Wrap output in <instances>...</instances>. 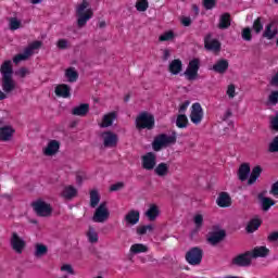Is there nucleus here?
Returning <instances> with one entry per match:
<instances>
[{
  "mask_svg": "<svg viewBox=\"0 0 278 278\" xmlns=\"http://www.w3.org/2000/svg\"><path fill=\"white\" fill-rule=\"evenodd\" d=\"M262 166L256 165L255 167H253L250 177L248 179V185L249 186H253V184H255V181H257V179H260V176L262 175Z\"/></svg>",
  "mask_w": 278,
  "mask_h": 278,
  "instance_id": "28",
  "label": "nucleus"
},
{
  "mask_svg": "<svg viewBox=\"0 0 278 278\" xmlns=\"http://www.w3.org/2000/svg\"><path fill=\"white\" fill-rule=\"evenodd\" d=\"M15 75H18V77L23 78V77L29 75V70H27V67H22L15 72Z\"/></svg>",
  "mask_w": 278,
  "mask_h": 278,
  "instance_id": "55",
  "label": "nucleus"
},
{
  "mask_svg": "<svg viewBox=\"0 0 278 278\" xmlns=\"http://www.w3.org/2000/svg\"><path fill=\"white\" fill-rule=\"evenodd\" d=\"M11 249L15 253H23L25 251V240L18 236V233L13 232L10 239Z\"/></svg>",
  "mask_w": 278,
  "mask_h": 278,
  "instance_id": "10",
  "label": "nucleus"
},
{
  "mask_svg": "<svg viewBox=\"0 0 278 278\" xmlns=\"http://www.w3.org/2000/svg\"><path fill=\"white\" fill-rule=\"evenodd\" d=\"M251 253V257H266L268 255V250L266 247H257Z\"/></svg>",
  "mask_w": 278,
  "mask_h": 278,
  "instance_id": "33",
  "label": "nucleus"
},
{
  "mask_svg": "<svg viewBox=\"0 0 278 278\" xmlns=\"http://www.w3.org/2000/svg\"><path fill=\"white\" fill-rule=\"evenodd\" d=\"M86 238L90 244H97L99 242V232L96 228L89 227L86 231Z\"/></svg>",
  "mask_w": 278,
  "mask_h": 278,
  "instance_id": "27",
  "label": "nucleus"
},
{
  "mask_svg": "<svg viewBox=\"0 0 278 278\" xmlns=\"http://www.w3.org/2000/svg\"><path fill=\"white\" fill-rule=\"evenodd\" d=\"M173 38H175V34L173 33V30H169L163 35L160 36L159 40L161 42H166L168 40H173Z\"/></svg>",
  "mask_w": 278,
  "mask_h": 278,
  "instance_id": "48",
  "label": "nucleus"
},
{
  "mask_svg": "<svg viewBox=\"0 0 278 278\" xmlns=\"http://www.w3.org/2000/svg\"><path fill=\"white\" fill-rule=\"evenodd\" d=\"M153 229H155V226L153 225H146V226H139L137 228V233L139 236H144V233H151V231H153Z\"/></svg>",
  "mask_w": 278,
  "mask_h": 278,
  "instance_id": "43",
  "label": "nucleus"
},
{
  "mask_svg": "<svg viewBox=\"0 0 278 278\" xmlns=\"http://www.w3.org/2000/svg\"><path fill=\"white\" fill-rule=\"evenodd\" d=\"M203 5L206 10H212L216 5V0H203Z\"/></svg>",
  "mask_w": 278,
  "mask_h": 278,
  "instance_id": "53",
  "label": "nucleus"
},
{
  "mask_svg": "<svg viewBox=\"0 0 278 278\" xmlns=\"http://www.w3.org/2000/svg\"><path fill=\"white\" fill-rule=\"evenodd\" d=\"M94 12L90 8V3L88 1L84 0L81 4H79L76 9V16H77V26L79 28L86 27V23L90 18H92Z\"/></svg>",
  "mask_w": 278,
  "mask_h": 278,
  "instance_id": "2",
  "label": "nucleus"
},
{
  "mask_svg": "<svg viewBox=\"0 0 278 278\" xmlns=\"http://www.w3.org/2000/svg\"><path fill=\"white\" fill-rule=\"evenodd\" d=\"M60 194L63 199L71 201V199H75V197H77V188H75L74 186H71V185L65 186L62 188Z\"/></svg>",
  "mask_w": 278,
  "mask_h": 278,
  "instance_id": "20",
  "label": "nucleus"
},
{
  "mask_svg": "<svg viewBox=\"0 0 278 278\" xmlns=\"http://www.w3.org/2000/svg\"><path fill=\"white\" fill-rule=\"evenodd\" d=\"M192 10H193V12H195V16H198V14H199V7L197 4H193L192 5Z\"/></svg>",
  "mask_w": 278,
  "mask_h": 278,
  "instance_id": "64",
  "label": "nucleus"
},
{
  "mask_svg": "<svg viewBox=\"0 0 278 278\" xmlns=\"http://www.w3.org/2000/svg\"><path fill=\"white\" fill-rule=\"evenodd\" d=\"M65 77L67 78L70 84H75V81H77V79H79V73H77L75 67H68L65 71Z\"/></svg>",
  "mask_w": 278,
  "mask_h": 278,
  "instance_id": "31",
  "label": "nucleus"
},
{
  "mask_svg": "<svg viewBox=\"0 0 278 278\" xmlns=\"http://www.w3.org/2000/svg\"><path fill=\"white\" fill-rule=\"evenodd\" d=\"M101 138L104 147H108L109 149H112L118 142V136L112 131L102 132Z\"/></svg>",
  "mask_w": 278,
  "mask_h": 278,
  "instance_id": "15",
  "label": "nucleus"
},
{
  "mask_svg": "<svg viewBox=\"0 0 278 278\" xmlns=\"http://www.w3.org/2000/svg\"><path fill=\"white\" fill-rule=\"evenodd\" d=\"M269 194L274 195L275 199H278V181H276V182H274V184L271 185Z\"/></svg>",
  "mask_w": 278,
  "mask_h": 278,
  "instance_id": "54",
  "label": "nucleus"
},
{
  "mask_svg": "<svg viewBox=\"0 0 278 278\" xmlns=\"http://www.w3.org/2000/svg\"><path fill=\"white\" fill-rule=\"evenodd\" d=\"M229 68V61L222 59L213 65V71L219 75H225Z\"/></svg>",
  "mask_w": 278,
  "mask_h": 278,
  "instance_id": "23",
  "label": "nucleus"
},
{
  "mask_svg": "<svg viewBox=\"0 0 278 278\" xmlns=\"http://www.w3.org/2000/svg\"><path fill=\"white\" fill-rule=\"evenodd\" d=\"M154 173L159 176V177H166V175H168V164L166 163H161L159 164L155 169Z\"/></svg>",
  "mask_w": 278,
  "mask_h": 278,
  "instance_id": "35",
  "label": "nucleus"
},
{
  "mask_svg": "<svg viewBox=\"0 0 278 278\" xmlns=\"http://www.w3.org/2000/svg\"><path fill=\"white\" fill-rule=\"evenodd\" d=\"M186 260L191 266H197L203 260V252L199 248H193L187 253Z\"/></svg>",
  "mask_w": 278,
  "mask_h": 278,
  "instance_id": "9",
  "label": "nucleus"
},
{
  "mask_svg": "<svg viewBox=\"0 0 278 278\" xmlns=\"http://www.w3.org/2000/svg\"><path fill=\"white\" fill-rule=\"evenodd\" d=\"M137 127L139 129H151L155 125V119L153 115L148 112H142L136 119Z\"/></svg>",
  "mask_w": 278,
  "mask_h": 278,
  "instance_id": "4",
  "label": "nucleus"
},
{
  "mask_svg": "<svg viewBox=\"0 0 278 278\" xmlns=\"http://www.w3.org/2000/svg\"><path fill=\"white\" fill-rule=\"evenodd\" d=\"M225 230L219 227H215L207 233V242L214 247L218 244V242H223V240H225Z\"/></svg>",
  "mask_w": 278,
  "mask_h": 278,
  "instance_id": "7",
  "label": "nucleus"
},
{
  "mask_svg": "<svg viewBox=\"0 0 278 278\" xmlns=\"http://www.w3.org/2000/svg\"><path fill=\"white\" fill-rule=\"evenodd\" d=\"M181 23L185 27H190V25L192 24V20H190V17H184Z\"/></svg>",
  "mask_w": 278,
  "mask_h": 278,
  "instance_id": "60",
  "label": "nucleus"
},
{
  "mask_svg": "<svg viewBox=\"0 0 278 278\" xmlns=\"http://www.w3.org/2000/svg\"><path fill=\"white\" fill-rule=\"evenodd\" d=\"M0 73L2 75V90L7 93L16 90V81L12 78L14 70H12V61H5L1 67Z\"/></svg>",
  "mask_w": 278,
  "mask_h": 278,
  "instance_id": "1",
  "label": "nucleus"
},
{
  "mask_svg": "<svg viewBox=\"0 0 278 278\" xmlns=\"http://www.w3.org/2000/svg\"><path fill=\"white\" fill-rule=\"evenodd\" d=\"M125 185L123 182H117V184H114L110 187V190L111 192H116L118 190H122V188L124 187Z\"/></svg>",
  "mask_w": 278,
  "mask_h": 278,
  "instance_id": "58",
  "label": "nucleus"
},
{
  "mask_svg": "<svg viewBox=\"0 0 278 278\" xmlns=\"http://www.w3.org/2000/svg\"><path fill=\"white\" fill-rule=\"evenodd\" d=\"M251 252H247L235 257L233 264H236V266H249V264H251Z\"/></svg>",
  "mask_w": 278,
  "mask_h": 278,
  "instance_id": "24",
  "label": "nucleus"
},
{
  "mask_svg": "<svg viewBox=\"0 0 278 278\" xmlns=\"http://www.w3.org/2000/svg\"><path fill=\"white\" fill-rule=\"evenodd\" d=\"M277 34H278L277 22L273 21L265 27L263 37L267 38V40H273V38H275V36H277Z\"/></svg>",
  "mask_w": 278,
  "mask_h": 278,
  "instance_id": "19",
  "label": "nucleus"
},
{
  "mask_svg": "<svg viewBox=\"0 0 278 278\" xmlns=\"http://www.w3.org/2000/svg\"><path fill=\"white\" fill-rule=\"evenodd\" d=\"M21 27V21H18L16 17L10 18V29L12 31L18 29Z\"/></svg>",
  "mask_w": 278,
  "mask_h": 278,
  "instance_id": "49",
  "label": "nucleus"
},
{
  "mask_svg": "<svg viewBox=\"0 0 278 278\" xmlns=\"http://www.w3.org/2000/svg\"><path fill=\"white\" fill-rule=\"evenodd\" d=\"M99 201H101V198L99 197V192L96 190L90 192V205L91 207H97L99 205Z\"/></svg>",
  "mask_w": 278,
  "mask_h": 278,
  "instance_id": "44",
  "label": "nucleus"
},
{
  "mask_svg": "<svg viewBox=\"0 0 278 278\" xmlns=\"http://www.w3.org/2000/svg\"><path fill=\"white\" fill-rule=\"evenodd\" d=\"M170 58V50H164L163 60L166 62Z\"/></svg>",
  "mask_w": 278,
  "mask_h": 278,
  "instance_id": "63",
  "label": "nucleus"
},
{
  "mask_svg": "<svg viewBox=\"0 0 278 278\" xmlns=\"http://www.w3.org/2000/svg\"><path fill=\"white\" fill-rule=\"evenodd\" d=\"M90 109L88 105H79L73 109L74 116H86L87 112H89Z\"/></svg>",
  "mask_w": 278,
  "mask_h": 278,
  "instance_id": "39",
  "label": "nucleus"
},
{
  "mask_svg": "<svg viewBox=\"0 0 278 278\" xmlns=\"http://www.w3.org/2000/svg\"><path fill=\"white\" fill-rule=\"evenodd\" d=\"M60 151V141L58 140H50L47 146L43 148V155L48 157H52Z\"/></svg>",
  "mask_w": 278,
  "mask_h": 278,
  "instance_id": "17",
  "label": "nucleus"
},
{
  "mask_svg": "<svg viewBox=\"0 0 278 278\" xmlns=\"http://www.w3.org/2000/svg\"><path fill=\"white\" fill-rule=\"evenodd\" d=\"M56 47H59L60 49H68V40L60 39L56 43Z\"/></svg>",
  "mask_w": 278,
  "mask_h": 278,
  "instance_id": "57",
  "label": "nucleus"
},
{
  "mask_svg": "<svg viewBox=\"0 0 278 278\" xmlns=\"http://www.w3.org/2000/svg\"><path fill=\"white\" fill-rule=\"evenodd\" d=\"M269 103H273V105H276L278 103V91H274L268 97Z\"/></svg>",
  "mask_w": 278,
  "mask_h": 278,
  "instance_id": "52",
  "label": "nucleus"
},
{
  "mask_svg": "<svg viewBox=\"0 0 278 278\" xmlns=\"http://www.w3.org/2000/svg\"><path fill=\"white\" fill-rule=\"evenodd\" d=\"M216 204L218 205V207H230L231 197L227 192H222L217 197Z\"/></svg>",
  "mask_w": 278,
  "mask_h": 278,
  "instance_id": "22",
  "label": "nucleus"
},
{
  "mask_svg": "<svg viewBox=\"0 0 278 278\" xmlns=\"http://www.w3.org/2000/svg\"><path fill=\"white\" fill-rule=\"evenodd\" d=\"M114 121H116V113H109L106 115H104L102 123H101V127H111L112 123H114Z\"/></svg>",
  "mask_w": 278,
  "mask_h": 278,
  "instance_id": "36",
  "label": "nucleus"
},
{
  "mask_svg": "<svg viewBox=\"0 0 278 278\" xmlns=\"http://www.w3.org/2000/svg\"><path fill=\"white\" fill-rule=\"evenodd\" d=\"M203 108L201 105H192L190 113V121L193 125H201V121H203Z\"/></svg>",
  "mask_w": 278,
  "mask_h": 278,
  "instance_id": "14",
  "label": "nucleus"
},
{
  "mask_svg": "<svg viewBox=\"0 0 278 278\" xmlns=\"http://www.w3.org/2000/svg\"><path fill=\"white\" fill-rule=\"evenodd\" d=\"M268 239H269L271 242H276V240H278V231L270 233L269 237H268Z\"/></svg>",
  "mask_w": 278,
  "mask_h": 278,
  "instance_id": "61",
  "label": "nucleus"
},
{
  "mask_svg": "<svg viewBox=\"0 0 278 278\" xmlns=\"http://www.w3.org/2000/svg\"><path fill=\"white\" fill-rule=\"evenodd\" d=\"M131 255H138L140 253H147L149 251V247L144 245L143 243H135L130 247Z\"/></svg>",
  "mask_w": 278,
  "mask_h": 278,
  "instance_id": "30",
  "label": "nucleus"
},
{
  "mask_svg": "<svg viewBox=\"0 0 278 278\" xmlns=\"http://www.w3.org/2000/svg\"><path fill=\"white\" fill-rule=\"evenodd\" d=\"M229 116H231V111H226V113L223 116V123L220 124L222 127H225V125H227V118H229Z\"/></svg>",
  "mask_w": 278,
  "mask_h": 278,
  "instance_id": "59",
  "label": "nucleus"
},
{
  "mask_svg": "<svg viewBox=\"0 0 278 278\" xmlns=\"http://www.w3.org/2000/svg\"><path fill=\"white\" fill-rule=\"evenodd\" d=\"M160 206H157L156 204H150L148 210L146 211V217L148 218V220H157V218L160 217Z\"/></svg>",
  "mask_w": 278,
  "mask_h": 278,
  "instance_id": "21",
  "label": "nucleus"
},
{
  "mask_svg": "<svg viewBox=\"0 0 278 278\" xmlns=\"http://www.w3.org/2000/svg\"><path fill=\"white\" fill-rule=\"evenodd\" d=\"M157 164V156L153 152H149L141 156V165L144 170H153Z\"/></svg>",
  "mask_w": 278,
  "mask_h": 278,
  "instance_id": "8",
  "label": "nucleus"
},
{
  "mask_svg": "<svg viewBox=\"0 0 278 278\" xmlns=\"http://www.w3.org/2000/svg\"><path fill=\"white\" fill-rule=\"evenodd\" d=\"M227 94L230 99H233V97H236V86L229 85L227 88Z\"/></svg>",
  "mask_w": 278,
  "mask_h": 278,
  "instance_id": "56",
  "label": "nucleus"
},
{
  "mask_svg": "<svg viewBox=\"0 0 278 278\" xmlns=\"http://www.w3.org/2000/svg\"><path fill=\"white\" fill-rule=\"evenodd\" d=\"M203 218H205V215L203 213H195L193 215V223L195 225V229H200L203 227Z\"/></svg>",
  "mask_w": 278,
  "mask_h": 278,
  "instance_id": "41",
  "label": "nucleus"
},
{
  "mask_svg": "<svg viewBox=\"0 0 278 278\" xmlns=\"http://www.w3.org/2000/svg\"><path fill=\"white\" fill-rule=\"evenodd\" d=\"M260 225H262V220L260 218H254L248 224L247 231L253 233V231H257Z\"/></svg>",
  "mask_w": 278,
  "mask_h": 278,
  "instance_id": "37",
  "label": "nucleus"
},
{
  "mask_svg": "<svg viewBox=\"0 0 278 278\" xmlns=\"http://www.w3.org/2000/svg\"><path fill=\"white\" fill-rule=\"evenodd\" d=\"M49 252V248L42 243H37L35 245V257H43Z\"/></svg>",
  "mask_w": 278,
  "mask_h": 278,
  "instance_id": "34",
  "label": "nucleus"
},
{
  "mask_svg": "<svg viewBox=\"0 0 278 278\" xmlns=\"http://www.w3.org/2000/svg\"><path fill=\"white\" fill-rule=\"evenodd\" d=\"M61 273L65 275L63 278H68V275H75V269H73V265L71 264H63L61 266Z\"/></svg>",
  "mask_w": 278,
  "mask_h": 278,
  "instance_id": "42",
  "label": "nucleus"
},
{
  "mask_svg": "<svg viewBox=\"0 0 278 278\" xmlns=\"http://www.w3.org/2000/svg\"><path fill=\"white\" fill-rule=\"evenodd\" d=\"M269 127L274 131H278V113L269 117Z\"/></svg>",
  "mask_w": 278,
  "mask_h": 278,
  "instance_id": "46",
  "label": "nucleus"
},
{
  "mask_svg": "<svg viewBox=\"0 0 278 278\" xmlns=\"http://www.w3.org/2000/svg\"><path fill=\"white\" fill-rule=\"evenodd\" d=\"M175 142V137L161 135L154 139L153 149L154 151H160L163 147H168V144H173Z\"/></svg>",
  "mask_w": 278,
  "mask_h": 278,
  "instance_id": "11",
  "label": "nucleus"
},
{
  "mask_svg": "<svg viewBox=\"0 0 278 278\" xmlns=\"http://www.w3.org/2000/svg\"><path fill=\"white\" fill-rule=\"evenodd\" d=\"M228 27H231V17L229 13H225L219 18L218 28L219 29H228Z\"/></svg>",
  "mask_w": 278,
  "mask_h": 278,
  "instance_id": "32",
  "label": "nucleus"
},
{
  "mask_svg": "<svg viewBox=\"0 0 278 278\" xmlns=\"http://www.w3.org/2000/svg\"><path fill=\"white\" fill-rule=\"evenodd\" d=\"M136 8H137L138 12H147V10H149V1L138 0L136 2Z\"/></svg>",
  "mask_w": 278,
  "mask_h": 278,
  "instance_id": "45",
  "label": "nucleus"
},
{
  "mask_svg": "<svg viewBox=\"0 0 278 278\" xmlns=\"http://www.w3.org/2000/svg\"><path fill=\"white\" fill-rule=\"evenodd\" d=\"M261 205L264 212H268V210L275 205V201L270 198H261Z\"/></svg>",
  "mask_w": 278,
  "mask_h": 278,
  "instance_id": "40",
  "label": "nucleus"
},
{
  "mask_svg": "<svg viewBox=\"0 0 278 278\" xmlns=\"http://www.w3.org/2000/svg\"><path fill=\"white\" fill-rule=\"evenodd\" d=\"M204 47L207 49V51L218 53V51H220V41L212 39V35H206L204 38Z\"/></svg>",
  "mask_w": 278,
  "mask_h": 278,
  "instance_id": "16",
  "label": "nucleus"
},
{
  "mask_svg": "<svg viewBox=\"0 0 278 278\" xmlns=\"http://www.w3.org/2000/svg\"><path fill=\"white\" fill-rule=\"evenodd\" d=\"M33 207L38 216H49L51 214V205L42 200L33 203Z\"/></svg>",
  "mask_w": 278,
  "mask_h": 278,
  "instance_id": "12",
  "label": "nucleus"
},
{
  "mask_svg": "<svg viewBox=\"0 0 278 278\" xmlns=\"http://www.w3.org/2000/svg\"><path fill=\"white\" fill-rule=\"evenodd\" d=\"M249 175H251V167L249 164H242L239 167L238 177L240 181H247L249 179Z\"/></svg>",
  "mask_w": 278,
  "mask_h": 278,
  "instance_id": "29",
  "label": "nucleus"
},
{
  "mask_svg": "<svg viewBox=\"0 0 278 278\" xmlns=\"http://www.w3.org/2000/svg\"><path fill=\"white\" fill-rule=\"evenodd\" d=\"M40 47H42L41 41H34L24 50L23 53L17 54L13 59L14 64H18V62H23V61L27 60L28 58H30V55H34V51H36V49H40Z\"/></svg>",
  "mask_w": 278,
  "mask_h": 278,
  "instance_id": "3",
  "label": "nucleus"
},
{
  "mask_svg": "<svg viewBox=\"0 0 278 278\" xmlns=\"http://www.w3.org/2000/svg\"><path fill=\"white\" fill-rule=\"evenodd\" d=\"M124 220L126 225H130V226L138 225V223H140V212L136 210L129 211L125 215Z\"/></svg>",
  "mask_w": 278,
  "mask_h": 278,
  "instance_id": "18",
  "label": "nucleus"
},
{
  "mask_svg": "<svg viewBox=\"0 0 278 278\" xmlns=\"http://www.w3.org/2000/svg\"><path fill=\"white\" fill-rule=\"evenodd\" d=\"M278 151V136L269 143V152L277 153Z\"/></svg>",
  "mask_w": 278,
  "mask_h": 278,
  "instance_id": "50",
  "label": "nucleus"
},
{
  "mask_svg": "<svg viewBox=\"0 0 278 278\" xmlns=\"http://www.w3.org/2000/svg\"><path fill=\"white\" fill-rule=\"evenodd\" d=\"M110 218V210L105 202L101 203L93 214L94 223H105Z\"/></svg>",
  "mask_w": 278,
  "mask_h": 278,
  "instance_id": "6",
  "label": "nucleus"
},
{
  "mask_svg": "<svg viewBox=\"0 0 278 278\" xmlns=\"http://www.w3.org/2000/svg\"><path fill=\"white\" fill-rule=\"evenodd\" d=\"M176 126L179 129H186V127H188V116L179 114L176 119Z\"/></svg>",
  "mask_w": 278,
  "mask_h": 278,
  "instance_id": "38",
  "label": "nucleus"
},
{
  "mask_svg": "<svg viewBox=\"0 0 278 278\" xmlns=\"http://www.w3.org/2000/svg\"><path fill=\"white\" fill-rule=\"evenodd\" d=\"M199 68H200L199 59H193L189 62L187 70L184 73L188 81H194V79L199 77Z\"/></svg>",
  "mask_w": 278,
  "mask_h": 278,
  "instance_id": "5",
  "label": "nucleus"
},
{
  "mask_svg": "<svg viewBox=\"0 0 278 278\" xmlns=\"http://www.w3.org/2000/svg\"><path fill=\"white\" fill-rule=\"evenodd\" d=\"M56 97H63V99H67V97H71V87L68 85H59L55 87L54 90Z\"/></svg>",
  "mask_w": 278,
  "mask_h": 278,
  "instance_id": "26",
  "label": "nucleus"
},
{
  "mask_svg": "<svg viewBox=\"0 0 278 278\" xmlns=\"http://www.w3.org/2000/svg\"><path fill=\"white\" fill-rule=\"evenodd\" d=\"M270 84H271V86H278V74L273 76Z\"/></svg>",
  "mask_w": 278,
  "mask_h": 278,
  "instance_id": "62",
  "label": "nucleus"
},
{
  "mask_svg": "<svg viewBox=\"0 0 278 278\" xmlns=\"http://www.w3.org/2000/svg\"><path fill=\"white\" fill-rule=\"evenodd\" d=\"M253 29L255 34H260L264 29V24H262V17H258L253 23Z\"/></svg>",
  "mask_w": 278,
  "mask_h": 278,
  "instance_id": "47",
  "label": "nucleus"
},
{
  "mask_svg": "<svg viewBox=\"0 0 278 278\" xmlns=\"http://www.w3.org/2000/svg\"><path fill=\"white\" fill-rule=\"evenodd\" d=\"M14 134H16V129L10 125L0 127V142H11L14 138Z\"/></svg>",
  "mask_w": 278,
  "mask_h": 278,
  "instance_id": "13",
  "label": "nucleus"
},
{
  "mask_svg": "<svg viewBox=\"0 0 278 278\" xmlns=\"http://www.w3.org/2000/svg\"><path fill=\"white\" fill-rule=\"evenodd\" d=\"M184 64L181 60L175 59L169 63L168 71L172 75H179L180 71H182Z\"/></svg>",
  "mask_w": 278,
  "mask_h": 278,
  "instance_id": "25",
  "label": "nucleus"
},
{
  "mask_svg": "<svg viewBox=\"0 0 278 278\" xmlns=\"http://www.w3.org/2000/svg\"><path fill=\"white\" fill-rule=\"evenodd\" d=\"M241 36H242L243 40L251 41V39H252L251 28H249V27L243 28Z\"/></svg>",
  "mask_w": 278,
  "mask_h": 278,
  "instance_id": "51",
  "label": "nucleus"
}]
</instances>
